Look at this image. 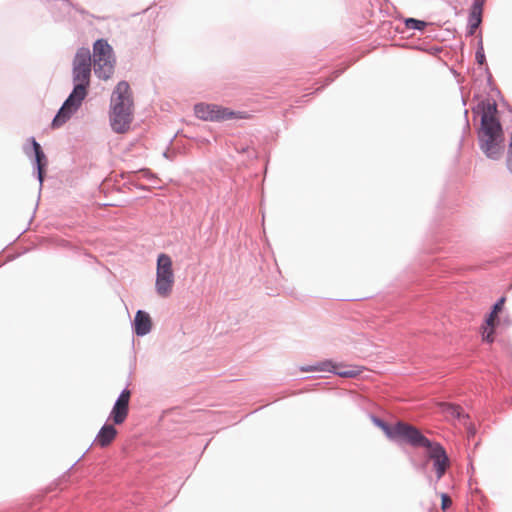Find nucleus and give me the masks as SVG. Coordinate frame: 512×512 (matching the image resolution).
Wrapping results in <instances>:
<instances>
[{"label": "nucleus", "mask_w": 512, "mask_h": 512, "mask_svg": "<svg viewBox=\"0 0 512 512\" xmlns=\"http://www.w3.org/2000/svg\"><path fill=\"white\" fill-rule=\"evenodd\" d=\"M452 505V500L448 494H441V508L445 512Z\"/></svg>", "instance_id": "aec40b11"}, {"label": "nucleus", "mask_w": 512, "mask_h": 512, "mask_svg": "<svg viewBox=\"0 0 512 512\" xmlns=\"http://www.w3.org/2000/svg\"><path fill=\"white\" fill-rule=\"evenodd\" d=\"M444 411L458 420H460L462 417H468V415H464L463 410L459 405L445 404Z\"/></svg>", "instance_id": "dca6fc26"}, {"label": "nucleus", "mask_w": 512, "mask_h": 512, "mask_svg": "<svg viewBox=\"0 0 512 512\" xmlns=\"http://www.w3.org/2000/svg\"><path fill=\"white\" fill-rule=\"evenodd\" d=\"M341 71H337L335 77L339 76Z\"/></svg>", "instance_id": "cd10ccee"}, {"label": "nucleus", "mask_w": 512, "mask_h": 512, "mask_svg": "<svg viewBox=\"0 0 512 512\" xmlns=\"http://www.w3.org/2000/svg\"><path fill=\"white\" fill-rule=\"evenodd\" d=\"M493 334H494V328H486L483 333V340L488 343H492L494 341Z\"/></svg>", "instance_id": "5701e85b"}, {"label": "nucleus", "mask_w": 512, "mask_h": 512, "mask_svg": "<svg viewBox=\"0 0 512 512\" xmlns=\"http://www.w3.org/2000/svg\"><path fill=\"white\" fill-rule=\"evenodd\" d=\"M485 71H486V73H487V81H488V83L490 84V83H491V81H492V75H491V73H490V71H489L488 67H486V68H485Z\"/></svg>", "instance_id": "a878e982"}, {"label": "nucleus", "mask_w": 512, "mask_h": 512, "mask_svg": "<svg viewBox=\"0 0 512 512\" xmlns=\"http://www.w3.org/2000/svg\"><path fill=\"white\" fill-rule=\"evenodd\" d=\"M504 302H505V298H504V297L499 298V299L494 303V305L492 306V310H491V312H493V314L498 315V313H499V312H501V310H502V308H503Z\"/></svg>", "instance_id": "412c9836"}, {"label": "nucleus", "mask_w": 512, "mask_h": 512, "mask_svg": "<svg viewBox=\"0 0 512 512\" xmlns=\"http://www.w3.org/2000/svg\"><path fill=\"white\" fill-rule=\"evenodd\" d=\"M92 56L89 48L77 49L72 60L73 89L52 120V127L65 124L81 107L88 94L91 81Z\"/></svg>", "instance_id": "f257e3e1"}, {"label": "nucleus", "mask_w": 512, "mask_h": 512, "mask_svg": "<svg viewBox=\"0 0 512 512\" xmlns=\"http://www.w3.org/2000/svg\"><path fill=\"white\" fill-rule=\"evenodd\" d=\"M472 112L474 115H480L482 117L483 115V112H485V109H484V100H481L477 103V105H475L474 107H472Z\"/></svg>", "instance_id": "4be33fe9"}, {"label": "nucleus", "mask_w": 512, "mask_h": 512, "mask_svg": "<svg viewBox=\"0 0 512 512\" xmlns=\"http://www.w3.org/2000/svg\"><path fill=\"white\" fill-rule=\"evenodd\" d=\"M371 420L373 424L380 428L391 440L399 439L407 444H415L422 441L420 430L409 423L398 421L394 426H391L386 421L375 415H371Z\"/></svg>", "instance_id": "39448f33"}, {"label": "nucleus", "mask_w": 512, "mask_h": 512, "mask_svg": "<svg viewBox=\"0 0 512 512\" xmlns=\"http://www.w3.org/2000/svg\"><path fill=\"white\" fill-rule=\"evenodd\" d=\"M151 318L149 314L143 310H138L133 321V331L139 336H145L151 331Z\"/></svg>", "instance_id": "f8f14e48"}, {"label": "nucleus", "mask_w": 512, "mask_h": 512, "mask_svg": "<svg viewBox=\"0 0 512 512\" xmlns=\"http://www.w3.org/2000/svg\"><path fill=\"white\" fill-rule=\"evenodd\" d=\"M29 141L31 142L32 150L34 153L33 170L34 173H36V177L39 181V191H41L48 161L41 145L35 140V138L30 137Z\"/></svg>", "instance_id": "9d476101"}, {"label": "nucleus", "mask_w": 512, "mask_h": 512, "mask_svg": "<svg viewBox=\"0 0 512 512\" xmlns=\"http://www.w3.org/2000/svg\"><path fill=\"white\" fill-rule=\"evenodd\" d=\"M92 61L95 75L108 80L114 73L116 59L113 48L106 39H98L93 44Z\"/></svg>", "instance_id": "20e7f679"}, {"label": "nucleus", "mask_w": 512, "mask_h": 512, "mask_svg": "<svg viewBox=\"0 0 512 512\" xmlns=\"http://www.w3.org/2000/svg\"><path fill=\"white\" fill-rule=\"evenodd\" d=\"M301 372H314V371H323V372H331L337 376L343 378H354L358 376L361 370L358 367H354L349 370H337V365L331 360H324L317 362L313 365H305L300 367Z\"/></svg>", "instance_id": "1a4fd4ad"}, {"label": "nucleus", "mask_w": 512, "mask_h": 512, "mask_svg": "<svg viewBox=\"0 0 512 512\" xmlns=\"http://www.w3.org/2000/svg\"><path fill=\"white\" fill-rule=\"evenodd\" d=\"M468 113H469V112H468V110L466 109V110L464 111L465 127L469 129V128H470V124H469V120H468Z\"/></svg>", "instance_id": "393cba45"}, {"label": "nucleus", "mask_w": 512, "mask_h": 512, "mask_svg": "<svg viewBox=\"0 0 512 512\" xmlns=\"http://www.w3.org/2000/svg\"><path fill=\"white\" fill-rule=\"evenodd\" d=\"M195 116L203 121L220 122L232 119H247L248 113L234 111L216 104L198 103L194 106Z\"/></svg>", "instance_id": "423d86ee"}, {"label": "nucleus", "mask_w": 512, "mask_h": 512, "mask_svg": "<svg viewBox=\"0 0 512 512\" xmlns=\"http://www.w3.org/2000/svg\"><path fill=\"white\" fill-rule=\"evenodd\" d=\"M164 157H168V153L167 152H164Z\"/></svg>", "instance_id": "c85d7f7f"}, {"label": "nucleus", "mask_w": 512, "mask_h": 512, "mask_svg": "<svg viewBox=\"0 0 512 512\" xmlns=\"http://www.w3.org/2000/svg\"><path fill=\"white\" fill-rule=\"evenodd\" d=\"M131 396V391L128 389V385L120 392L119 396L117 397L116 401L125 403L129 405Z\"/></svg>", "instance_id": "6ab92c4d"}, {"label": "nucleus", "mask_w": 512, "mask_h": 512, "mask_svg": "<svg viewBox=\"0 0 512 512\" xmlns=\"http://www.w3.org/2000/svg\"><path fill=\"white\" fill-rule=\"evenodd\" d=\"M483 115L480 119V127L477 130V140L480 150L491 160H500L505 151V136L502 124L498 117L497 103L492 100H484Z\"/></svg>", "instance_id": "f03ea898"}, {"label": "nucleus", "mask_w": 512, "mask_h": 512, "mask_svg": "<svg viewBox=\"0 0 512 512\" xmlns=\"http://www.w3.org/2000/svg\"><path fill=\"white\" fill-rule=\"evenodd\" d=\"M404 24L407 29L418 31L424 30L427 26V22L415 18H406Z\"/></svg>", "instance_id": "2eb2a0df"}, {"label": "nucleus", "mask_w": 512, "mask_h": 512, "mask_svg": "<svg viewBox=\"0 0 512 512\" xmlns=\"http://www.w3.org/2000/svg\"><path fill=\"white\" fill-rule=\"evenodd\" d=\"M116 436V428L112 424L105 423L96 435L95 442L104 448L110 445Z\"/></svg>", "instance_id": "ddd939ff"}, {"label": "nucleus", "mask_w": 512, "mask_h": 512, "mask_svg": "<svg viewBox=\"0 0 512 512\" xmlns=\"http://www.w3.org/2000/svg\"><path fill=\"white\" fill-rule=\"evenodd\" d=\"M462 103L464 106L466 105V100L464 98H462Z\"/></svg>", "instance_id": "bb28decb"}, {"label": "nucleus", "mask_w": 512, "mask_h": 512, "mask_svg": "<svg viewBox=\"0 0 512 512\" xmlns=\"http://www.w3.org/2000/svg\"><path fill=\"white\" fill-rule=\"evenodd\" d=\"M174 282L175 277L172 269V260L169 255L161 253L157 258L156 265V293L162 298L169 297L172 293Z\"/></svg>", "instance_id": "0eeeda50"}, {"label": "nucleus", "mask_w": 512, "mask_h": 512, "mask_svg": "<svg viewBox=\"0 0 512 512\" xmlns=\"http://www.w3.org/2000/svg\"><path fill=\"white\" fill-rule=\"evenodd\" d=\"M420 436L422 441L410 445L415 448L423 447L428 449V457L433 461V468L436 472L437 481H439L450 466L447 452L442 444L429 440L421 431Z\"/></svg>", "instance_id": "6e6552de"}, {"label": "nucleus", "mask_w": 512, "mask_h": 512, "mask_svg": "<svg viewBox=\"0 0 512 512\" xmlns=\"http://www.w3.org/2000/svg\"><path fill=\"white\" fill-rule=\"evenodd\" d=\"M133 100L130 85L120 81L111 96L110 125L114 132L122 134L129 130L133 119Z\"/></svg>", "instance_id": "7ed1b4c3"}, {"label": "nucleus", "mask_w": 512, "mask_h": 512, "mask_svg": "<svg viewBox=\"0 0 512 512\" xmlns=\"http://www.w3.org/2000/svg\"><path fill=\"white\" fill-rule=\"evenodd\" d=\"M496 319H497V315L493 314V312H490L485 320V322L488 326L487 328H495Z\"/></svg>", "instance_id": "b1692460"}, {"label": "nucleus", "mask_w": 512, "mask_h": 512, "mask_svg": "<svg viewBox=\"0 0 512 512\" xmlns=\"http://www.w3.org/2000/svg\"><path fill=\"white\" fill-rule=\"evenodd\" d=\"M475 59L479 65H483L486 63V57H485V53H484L482 38H480L478 41V46H477V50L475 53Z\"/></svg>", "instance_id": "f3484780"}, {"label": "nucleus", "mask_w": 512, "mask_h": 512, "mask_svg": "<svg viewBox=\"0 0 512 512\" xmlns=\"http://www.w3.org/2000/svg\"><path fill=\"white\" fill-rule=\"evenodd\" d=\"M236 151L241 154H247L249 158H255L256 152L255 150L250 147L249 145L240 144L235 147Z\"/></svg>", "instance_id": "a211bd4d"}, {"label": "nucleus", "mask_w": 512, "mask_h": 512, "mask_svg": "<svg viewBox=\"0 0 512 512\" xmlns=\"http://www.w3.org/2000/svg\"><path fill=\"white\" fill-rule=\"evenodd\" d=\"M129 413V405L115 401L112 410L109 414L108 420L112 421L114 425L122 424Z\"/></svg>", "instance_id": "4468645a"}, {"label": "nucleus", "mask_w": 512, "mask_h": 512, "mask_svg": "<svg viewBox=\"0 0 512 512\" xmlns=\"http://www.w3.org/2000/svg\"><path fill=\"white\" fill-rule=\"evenodd\" d=\"M485 0H474L468 15V35H473L482 22Z\"/></svg>", "instance_id": "9b49d317"}]
</instances>
